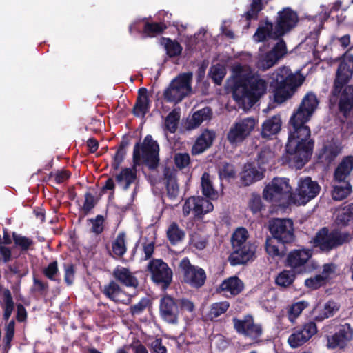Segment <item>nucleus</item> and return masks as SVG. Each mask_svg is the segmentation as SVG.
Segmentation results:
<instances>
[{
    "instance_id": "obj_1",
    "label": "nucleus",
    "mask_w": 353,
    "mask_h": 353,
    "mask_svg": "<svg viewBox=\"0 0 353 353\" xmlns=\"http://www.w3.org/2000/svg\"><path fill=\"white\" fill-rule=\"evenodd\" d=\"M318 103L316 95L307 93L290 119L292 127L285 149L290 162L297 169L307 162L312 153L314 142L310 138V130L305 123L310 119Z\"/></svg>"
},
{
    "instance_id": "obj_2",
    "label": "nucleus",
    "mask_w": 353,
    "mask_h": 353,
    "mask_svg": "<svg viewBox=\"0 0 353 353\" xmlns=\"http://www.w3.org/2000/svg\"><path fill=\"white\" fill-rule=\"evenodd\" d=\"M232 70L235 79L234 99L244 110L248 109L266 92L268 83L247 65L236 63Z\"/></svg>"
},
{
    "instance_id": "obj_3",
    "label": "nucleus",
    "mask_w": 353,
    "mask_h": 353,
    "mask_svg": "<svg viewBox=\"0 0 353 353\" xmlns=\"http://www.w3.org/2000/svg\"><path fill=\"white\" fill-rule=\"evenodd\" d=\"M270 86L273 89L274 101L282 103L290 99L304 81V77L294 74L290 68L283 66L275 70L270 77Z\"/></svg>"
},
{
    "instance_id": "obj_4",
    "label": "nucleus",
    "mask_w": 353,
    "mask_h": 353,
    "mask_svg": "<svg viewBox=\"0 0 353 353\" xmlns=\"http://www.w3.org/2000/svg\"><path fill=\"white\" fill-rule=\"evenodd\" d=\"M248 232L244 228H237L232 234V252L229 261L232 265L243 264L251 260L256 252V246L248 241Z\"/></svg>"
},
{
    "instance_id": "obj_5",
    "label": "nucleus",
    "mask_w": 353,
    "mask_h": 353,
    "mask_svg": "<svg viewBox=\"0 0 353 353\" xmlns=\"http://www.w3.org/2000/svg\"><path fill=\"white\" fill-rule=\"evenodd\" d=\"M192 73L187 72L178 75L164 90V99L168 102L178 103L192 92Z\"/></svg>"
},
{
    "instance_id": "obj_6",
    "label": "nucleus",
    "mask_w": 353,
    "mask_h": 353,
    "mask_svg": "<svg viewBox=\"0 0 353 353\" xmlns=\"http://www.w3.org/2000/svg\"><path fill=\"white\" fill-rule=\"evenodd\" d=\"M352 236L346 232L336 230L331 232L327 228H323L313 239L314 245L324 252H329L345 243L350 241Z\"/></svg>"
},
{
    "instance_id": "obj_7",
    "label": "nucleus",
    "mask_w": 353,
    "mask_h": 353,
    "mask_svg": "<svg viewBox=\"0 0 353 353\" xmlns=\"http://www.w3.org/2000/svg\"><path fill=\"white\" fill-rule=\"evenodd\" d=\"M159 147L157 142L152 139V136L147 135L142 144L137 143L134 147L133 160L134 164L139 163L141 160L151 168H154L159 161Z\"/></svg>"
},
{
    "instance_id": "obj_8",
    "label": "nucleus",
    "mask_w": 353,
    "mask_h": 353,
    "mask_svg": "<svg viewBox=\"0 0 353 353\" xmlns=\"http://www.w3.org/2000/svg\"><path fill=\"white\" fill-rule=\"evenodd\" d=\"M321 186L309 176L301 178L295 192L290 194V202L296 205H305L319 194Z\"/></svg>"
},
{
    "instance_id": "obj_9",
    "label": "nucleus",
    "mask_w": 353,
    "mask_h": 353,
    "mask_svg": "<svg viewBox=\"0 0 353 353\" xmlns=\"http://www.w3.org/2000/svg\"><path fill=\"white\" fill-rule=\"evenodd\" d=\"M257 121L254 117H245L236 120L227 133V140L232 145H239L254 131Z\"/></svg>"
},
{
    "instance_id": "obj_10",
    "label": "nucleus",
    "mask_w": 353,
    "mask_h": 353,
    "mask_svg": "<svg viewBox=\"0 0 353 353\" xmlns=\"http://www.w3.org/2000/svg\"><path fill=\"white\" fill-rule=\"evenodd\" d=\"M292 188L289 184V179L286 178H274L263 190V197L267 201L280 203L283 199H288L286 203L290 202Z\"/></svg>"
},
{
    "instance_id": "obj_11",
    "label": "nucleus",
    "mask_w": 353,
    "mask_h": 353,
    "mask_svg": "<svg viewBox=\"0 0 353 353\" xmlns=\"http://www.w3.org/2000/svg\"><path fill=\"white\" fill-rule=\"evenodd\" d=\"M272 237L282 243H290L295 239L294 224L289 219H275L270 223Z\"/></svg>"
},
{
    "instance_id": "obj_12",
    "label": "nucleus",
    "mask_w": 353,
    "mask_h": 353,
    "mask_svg": "<svg viewBox=\"0 0 353 353\" xmlns=\"http://www.w3.org/2000/svg\"><path fill=\"white\" fill-rule=\"evenodd\" d=\"M148 269L151 274L152 280L157 284L166 289L172 281L173 273L168 265L161 259H152Z\"/></svg>"
},
{
    "instance_id": "obj_13",
    "label": "nucleus",
    "mask_w": 353,
    "mask_h": 353,
    "mask_svg": "<svg viewBox=\"0 0 353 353\" xmlns=\"http://www.w3.org/2000/svg\"><path fill=\"white\" fill-rule=\"evenodd\" d=\"M179 268L185 283L196 288L204 285L206 279L204 270L192 265L188 258H184L181 261Z\"/></svg>"
},
{
    "instance_id": "obj_14",
    "label": "nucleus",
    "mask_w": 353,
    "mask_h": 353,
    "mask_svg": "<svg viewBox=\"0 0 353 353\" xmlns=\"http://www.w3.org/2000/svg\"><path fill=\"white\" fill-rule=\"evenodd\" d=\"M287 54V48L283 40H280L269 52L259 56L256 65L265 71L275 65Z\"/></svg>"
},
{
    "instance_id": "obj_15",
    "label": "nucleus",
    "mask_w": 353,
    "mask_h": 353,
    "mask_svg": "<svg viewBox=\"0 0 353 353\" xmlns=\"http://www.w3.org/2000/svg\"><path fill=\"white\" fill-rule=\"evenodd\" d=\"M316 332L317 327L314 322L306 323L302 327L294 329L288 337V344L292 348L299 347L309 341Z\"/></svg>"
},
{
    "instance_id": "obj_16",
    "label": "nucleus",
    "mask_w": 353,
    "mask_h": 353,
    "mask_svg": "<svg viewBox=\"0 0 353 353\" xmlns=\"http://www.w3.org/2000/svg\"><path fill=\"white\" fill-rule=\"evenodd\" d=\"M212 203L201 196H190L187 199L183 206V214L187 216L192 212L196 216H201L212 212Z\"/></svg>"
},
{
    "instance_id": "obj_17",
    "label": "nucleus",
    "mask_w": 353,
    "mask_h": 353,
    "mask_svg": "<svg viewBox=\"0 0 353 353\" xmlns=\"http://www.w3.org/2000/svg\"><path fill=\"white\" fill-rule=\"evenodd\" d=\"M312 256V252L309 249H294L286 256L285 265L294 271H301Z\"/></svg>"
},
{
    "instance_id": "obj_18",
    "label": "nucleus",
    "mask_w": 353,
    "mask_h": 353,
    "mask_svg": "<svg viewBox=\"0 0 353 353\" xmlns=\"http://www.w3.org/2000/svg\"><path fill=\"white\" fill-rule=\"evenodd\" d=\"M159 312L165 321L171 324H177L179 315L177 301L170 296H163L160 301Z\"/></svg>"
},
{
    "instance_id": "obj_19",
    "label": "nucleus",
    "mask_w": 353,
    "mask_h": 353,
    "mask_svg": "<svg viewBox=\"0 0 353 353\" xmlns=\"http://www.w3.org/2000/svg\"><path fill=\"white\" fill-rule=\"evenodd\" d=\"M234 326L237 332L250 337L252 339H258L262 334V328L259 325L254 323L253 319L245 316L243 320L233 319Z\"/></svg>"
},
{
    "instance_id": "obj_20",
    "label": "nucleus",
    "mask_w": 353,
    "mask_h": 353,
    "mask_svg": "<svg viewBox=\"0 0 353 353\" xmlns=\"http://www.w3.org/2000/svg\"><path fill=\"white\" fill-rule=\"evenodd\" d=\"M298 21L296 12L287 8L278 13V19L275 28L277 35L280 37L293 28Z\"/></svg>"
},
{
    "instance_id": "obj_21",
    "label": "nucleus",
    "mask_w": 353,
    "mask_h": 353,
    "mask_svg": "<svg viewBox=\"0 0 353 353\" xmlns=\"http://www.w3.org/2000/svg\"><path fill=\"white\" fill-rule=\"evenodd\" d=\"M352 74L353 67H351L350 64L346 62H342L340 63L332 91L333 97H336L340 94H342L343 91L346 88L345 87L343 88V87L352 77ZM341 96V95H340V97Z\"/></svg>"
},
{
    "instance_id": "obj_22",
    "label": "nucleus",
    "mask_w": 353,
    "mask_h": 353,
    "mask_svg": "<svg viewBox=\"0 0 353 353\" xmlns=\"http://www.w3.org/2000/svg\"><path fill=\"white\" fill-rule=\"evenodd\" d=\"M353 339V328L350 324L342 325L334 335L327 337V346L329 348L344 347Z\"/></svg>"
},
{
    "instance_id": "obj_23",
    "label": "nucleus",
    "mask_w": 353,
    "mask_h": 353,
    "mask_svg": "<svg viewBox=\"0 0 353 353\" xmlns=\"http://www.w3.org/2000/svg\"><path fill=\"white\" fill-rule=\"evenodd\" d=\"M102 292L107 298L116 303L128 304L131 300L130 296L123 290L115 281H111L104 285Z\"/></svg>"
},
{
    "instance_id": "obj_24",
    "label": "nucleus",
    "mask_w": 353,
    "mask_h": 353,
    "mask_svg": "<svg viewBox=\"0 0 353 353\" xmlns=\"http://www.w3.org/2000/svg\"><path fill=\"white\" fill-rule=\"evenodd\" d=\"M264 170L265 168H257L252 163L245 164L241 174L242 183L246 186L262 179L264 176Z\"/></svg>"
},
{
    "instance_id": "obj_25",
    "label": "nucleus",
    "mask_w": 353,
    "mask_h": 353,
    "mask_svg": "<svg viewBox=\"0 0 353 353\" xmlns=\"http://www.w3.org/2000/svg\"><path fill=\"white\" fill-rule=\"evenodd\" d=\"M167 195L170 199H176L179 193L176 181V170L174 168H165L163 171Z\"/></svg>"
},
{
    "instance_id": "obj_26",
    "label": "nucleus",
    "mask_w": 353,
    "mask_h": 353,
    "mask_svg": "<svg viewBox=\"0 0 353 353\" xmlns=\"http://www.w3.org/2000/svg\"><path fill=\"white\" fill-rule=\"evenodd\" d=\"M114 278L127 287L137 288L139 281L131 271L125 267L118 265L112 272Z\"/></svg>"
},
{
    "instance_id": "obj_27",
    "label": "nucleus",
    "mask_w": 353,
    "mask_h": 353,
    "mask_svg": "<svg viewBox=\"0 0 353 353\" xmlns=\"http://www.w3.org/2000/svg\"><path fill=\"white\" fill-rule=\"evenodd\" d=\"M341 152V147L336 143H327L320 150L318 159L322 163L329 165Z\"/></svg>"
},
{
    "instance_id": "obj_28",
    "label": "nucleus",
    "mask_w": 353,
    "mask_h": 353,
    "mask_svg": "<svg viewBox=\"0 0 353 353\" xmlns=\"http://www.w3.org/2000/svg\"><path fill=\"white\" fill-rule=\"evenodd\" d=\"M243 289V282L236 276L230 277L224 280L219 286L220 292L225 296H235Z\"/></svg>"
},
{
    "instance_id": "obj_29",
    "label": "nucleus",
    "mask_w": 353,
    "mask_h": 353,
    "mask_svg": "<svg viewBox=\"0 0 353 353\" xmlns=\"http://www.w3.org/2000/svg\"><path fill=\"white\" fill-rule=\"evenodd\" d=\"M215 138V133L208 130H204L197 138L192 146V152L193 154H199L203 152L212 143Z\"/></svg>"
},
{
    "instance_id": "obj_30",
    "label": "nucleus",
    "mask_w": 353,
    "mask_h": 353,
    "mask_svg": "<svg viewBox=\"0 0 353 353\" xmlns=\"http://www.w3.org/2000/svg\"><path fill=\"white\" fill-rule=\"evenodd\" d=\"M353 170V156L342 159L334 171V179L339 182L345 181Z\"/></svg>"
},
{
    "instance_id": "obj_31",
    "label": "nucleus",
    "mask_w": 353,
    "mask_h": 353,
    "mask_svg": "<svg viewBox=\"0 0 353 353\" xmlns=\"http://www.w3.org/2000/svg\"><path fill=\"white\" fill-rule=\"evenodd\" d=\"M339 111L345 116L353 112V86H346L339 103Z\"/></svg>"
},
{
    "instance_id": "obj_32",
    "label": "nucleus",
    "mask_w": 353,
    "mask_h": 353,
    "mask_svg": "<svg viewBox=\"0 0 353 353\" xmlns=\"http://www.w3.org/2000/svg\"><path fill=\"white\" fill-rule=\"evenodd\" d=\"M139 95L137 102L134 106L133 112L137 117H144L150 108V100L148 95V90L145 88L139 90Z\"/></svg>"
},
{
    "instance_id": "obj_33",
    "label": "nucleus",
    "mask_w": 353,
    "mask_h": 353,
    "mask_svg": "<svg viewBox=\"0 0 353 353\" xmlns=\"http://www.w3.org/2000/svg\"><path fill=\"white\" fill-rule=\"evenodd\" d=\"M339 308L340 305L337 303L329 301L316 309L314 320L321 322L332 317L339 311Z\"/></svg>"
},
{
    "instance_id": "obj_34",
    "label": "nucleus",
    "mask_w": 353,
    "mask_h": 353,
    "mask_svg": "<svg viewBox=\"0 0 353 353\" xmlns=\"http://www.w3.org/2000/svg\"><path fill=\"white\" fill-rule=\"evenodd\" d=\"M281 128V119L275 115L267 119L262 125L261 136L265 138L270 137L277 134Z\"/></svg>"
},
{
    "instance_id": "obj_35",
    "label": "nucleus",
    "mask_w": 353,
    "mask_h": 353,
    "mask_svg": "<svg viewBox=\"0 0 353 353\" xmlns=\"http://www.w3.org/2000/svg\"><path fill=\"white\" fill-rule=\"evenodd\" d=\"M212 110L206 107L195 112L192 117L188 119L187 128L189 130L194 129L199 127L203 121L210 120L212 117Z\"/></svg>"
},
{
    "instance_id": "obj_36",
    "label": "nucleus",
    "mask_w": 353,
    "mask_h": 353,
    "mask_svg": "<svg viewBox=\"0 0 353 353\" xmlns=\"http://www.w3.org/2000/svg\"><path fill=\"white\" fill-rule=\"evenodd\" d=\"M117 183L126 190L137 179V171L134 168H126L121 170L120 173L116 175Z\"/></svg>"
},
{
    "instance_id": "obj_37",
    "label": "nucleus",
    "mask_w": 353,
    "mask_h": 353,
    "mask_svg": "<svg viewBox=\"0 0 353 353\" xmlns=\"http://www.w3.org/2000/svg\"><path fill=\"white\" fill-rule=\"evenodd\" d=\"M280 35H277L276 29H273V24L266 21L262 26H259L254 34V39L257 42L264 41L267 38L277 39Z\"/></svg>"
},
{
    "instance_id": "obj_38",
    "label": "nucleus",
    "mask_w": 353,
    "mask_h": 353,
    "mask_svg": "<svg viewBox=\"0 0 353 353\" xmlns=\"http://www.w3.org/2000/svg\"><path fill=\"white\" fill-rule=\"evenodd\" d=\"M335 221L337 225L342 226H346L353 221V203L339 208Z\"/></svg>"
},
{
    "instance_id": "obj_39",
    "label": "nucleus",
    "mask_w": 353,
    "mask_h": 353,
    "mask_svg": "<svg viewBox=\"0 0 353 353\" xmlns=\"http://www.w3.org/2000/svg\"><path fill=\"white\" fill-rule=\"evenodd\" d=\"M201 186L203 194L210 199L218 198V192L214 189L210 175L205 172L201 179Z\"/></svg>"
},
{
    "instance_id": "obj_40",
    "label": "nucleus",
    "mask_w": 353,
    "mask_h": 353,
    "mask_svg": "<svg viewBox=\"0 0 353 353\" xmlns=\"http://www.w3.org/2000/svg\"><path fill=\"white\" fill-rule=\"evenodd\" d=\"M230 303L228 301H221L212 303L206 315L209 320H214L221 314H224L229 308Z\"/></svg>"
},
{
    "instance_id": "obj_41",
    "label": "nucleus",
    "mask_w": 353,
    "mask_h": 353,
    "mask_svg": "<svg viewBox=\"0 0 353 353\" xmlns=\"http://www.w3.org/2000/svg\"><path fill=\"white\" fill-rule=\"evenodd\" d=\"M167 236L170 243L174 245L184 239L185 232L177 223L173 222L168 228Z\"/></svg>"
},
{
    "instance_id": "obj_42",
    "label": "nucleus",
    "mask_w": 353,
    "mask_h": 353,
    "mask_svg": "<svg viewBox=\"0 0 353 353\" xmlns=\"http://www.w3.org/2000/svg\"><path fill=\"white\" fill-rule=\"evenodd\" d=\"M3 295V302L1 303V307L3 310V319L5 320H8L12 314V312L14 309V301L12 299V296L11 292L9 290L6 289L2 292Z\"/></svg>"
},
{
    "instance_id": "obj_43",
    "label": "nucleus",
    "mask_w": 353,
    "mask_h": 353,
    "mask_svg": "<svg viewBox=\"0 0 353 353\" xmlns=\"http://www.w3.org/2000/svg\"><path fill=\"white\" fill-rule=\"evenodd\" d=\"M296 278L295 272L292 270H283L276 277V283L283 288H287L291 285Z\"/></svg>"
},
{
    "instance_id": "obj_44",
    "label": "nucleus",
    "mask_w": 353,
    "mask_h": 353,
    "mask_svg": "<svg viewBox=\"0 0 353 353\" xmlns=\"http://www.w3.org/2000/svg\"><path fill=\"white\" fill-rule=\"evenodd\" d=\"M258 163L259 167L270 165L274 163L275 154L270 148H263L258 155Z\"/></svg>"
},
{
    "instance_id": "obj_45",
    "label": "nucleus",
    "mask_w": 353,
    "mask_h": 353,
    "mask_svg": "<svg viewBox=\"0 0 353 353\" xmlns=\"http://www.w3.org/2000/svg\"><path fill=\"white\" fill-rule=\"evenodd\" d=\"M352 192V186L346 183L344 185H334L332 190V198L334 201H341L345 199Z\"/></svg>"
},
{
    "instance_id": "obj_46",
    "label": "nucleus",
    "mask_w": 353,
    "mask_h": 353,
    "mask_svg": "<svg viewBox=\"0 0 353 353\" xmlns=\"http://www.w3.org/2000/svg\"><path fill=\"white\" fill-rule=\"evenodd\" d=\"M276 241L277 240L274 237H268L265 243L267 254L273 259L281 258L284 255L283 251L279 249Z\"/></svg>"
},
{
    "instance_id": "obj_47",
    "label": "nucleus",
    "mask_w": 353,
    "mask_h": 353,
    "mask_svg": "<svg viewBox=\"0 0 353 353\" xmlns=\"http://www.w3.org/2000/svg\"><path fill=\"white\" fill-rule=\"evenodd\" d=\"M308 306L306 301H299L292 304L288 310V317L291 323H294L295 320L302 313L303 310Z\"/></svg>"
},
{
    "instance_id": "obj_48",
    "label": "nucleus",
    "mask_w": 353,
    "mask_h": 353,
    "mask_svg": "<svg viewBox=\"0 0 353 353\" xmlns=\"http://www.w3.org/2000/svg\"><path fill=\"white\" fill-rule=\"evenodd\" d=\"M112 252L117 256H122L126 252L125 234L119 233L112 243Z\"/></svg>"
},
{
    "instance_id": "obj_49",
    "label": "nucleus",
    "mask_w": 353,
    "mask_h": 353,
    "mask_svg": "<svg viewBox=\"0 0 353 353\" xmlns=\"http://www.w3.org/2000/svg\"><path fill=\"white\" fill-rule=\"evenodd\" d=\"M179 119L180 114L176 110H174L170 112L165 118V129L171 133H174L176 130Z\"/></svg>"
},
{
    "instance_id": "obj_50",
    "label": "nucleus",
    "mask_w": 353,
    "mask_h": 353,
    "mask_svg": "<svg viewBox=\"0 0 353 353\" xmlns=\"http://www.w3.org/2000/svg\"><path fill=\"white\" fill-rule=\"evenodd\" d=\"M43 274L48 279L57 281L59 283L60 279H58L59 271L58 268V263L56 261L50 263L46 268L43 269Z\"/></svg>"
},
{
    "instance_id": "obj_51",
    "label": "nucleus",
    "mask_w": 353,
    "mask_h": 353,
    "mask_svg": "<svg viewBox=\"0 0 353 353\" xmlns=\"http://www.w3.org/2000/svg\"><path fill=\"white\" fill-rule=\"evenodd\" d=\"M219 174L221 179H230L234 177L236 172L232 165L223 162L219 165Z\"/></svg>"
},
{
    "instance_id": "obj_52",
    "label": "nucleus",
    "mask_w": 353,
    "mask_h": 353,
    "mask_svg": "<svg viewBox=\"0 0 353 353\" xmlns=\"http://www.w3.org/2000/svg\"><path fill=\"white\" fill-rule=\"evenodd\" d=\"M225 68L220 64L213 65L210 68V75L214 83L217 85H220L221 83L222 79L225 77Z\"/></svg>"
},
{
    "instance_id": "obj_53",
    "label": "nucleus",
    "mask_w": 353,
    "mask_h": 353,
    "mask_svg": "<svg viewBox=\"0 0 353 353\" xmlns=\"http://www.w3.org/2000/svg\"><path fill=\"white\" fill-rule=\"evenodd\" d=\"M165 28L166 26L162 23H146L144 27V32L150 37H153L161 33Z\"/></svg>"
},
{
    "instance_id": "obj_54",
    "label": "nucleus",
    "mask_w": 353,
    "mask_h": 353,
    "mask_svg": "<svg viewBox=\"0 0 353 353\" xmlns=\"http://www.w3.org/2000/svg\"><path fill=\"white\" fill-rule=\"evenodd\" d=\"M326 281L323 279V276L321 274L311 276L305 280V285L310 290H316L323 285Z\"/></svg>"
},
{
    "instance_id": "obj_55",
    "label": "nucleus",
    "mask_w": 353,
    "mask_h": 353,
    "mask_svg": "<svg viewBox=\"0 0 353 353\" xmlns=\"http://www.w3.org/2000/svg\"><path fill=\"white\" fill-rule=\"evenodd\" d=\"M263 9L261 0H252L250 9L245 14L248 20L256 18L259 12Z\"/></svg>"
},
{
    "instance_id": "obj_56",
    "label": "nucleus",
    "mask_w": 353,
    "mask_h": 353,
    "mask_svg": "<svg viewBox=\"0 0 353 353\" xmlns=\"http://www.w3.org/2000/svg\"><path fill=\"white\" fill-rule=\"evenodd\" d=\"M13 239L15 245L20 247L21 250H27L33 243L32 239L21 235L13 234Z\"/></svg>"
},
{
    "instance_id": "obj_57",
    "label": "nucleus",
    "mask_w": 353,
    "mask_h": 353,
    "mask_svg": "<svg viewBox=\"0 0 353 353\" xmlns=\"http://www.w3.org/2000/svg\"><path fill=\"white\" fill-rule=\"evenodd\" d=\"M165 49L167 54L171 57L180 54L182 50L179 43L171 40L168 41L165 45Z\"/></svg>"
},
{
    "instance_id": "obj_58",
    "label": "nucleus",
    "mask_w": 353,
    "mask_h": 353,
    "mask_svg": "<svg viewBox=\"0 0 353 353\" xmlns=\"http://www.w3.org/2000/svg\"><path fill=\"white\" fill-rule=\"evenodd\" d=\"M92 223L91 231L96 234L101 233L103 230L104 218L102 215H97L95 219L90 220Z\"/></svg>"
},
{
    "instance_id": "obj_59",
    "label": "nucleus",
    "mask_w": 353,
    "mask_h": 353,
    "mask_svg": "<svg viewBox=\"0 0 353 353\" xmlns=\"http://www.w3.org/2000/svg\"><path fill=\"white\" fill-rule=\"evenodd\" d=\"M149 305V300L146 298L142 299L138 303L130 307V313L132 315L141 314Z\"/></svg>"
},
{
    "instance_id": "obj_60",
    "label": "nucleus",
    "mask_w": 353,
    "mask_h": 353,
    "mask_svg": "<svg viewBox=\"0 0 353 353\" xmlns=\"http://www.w3.org/2000/svg\"><path fill=\"white\" fill-rule=\"evenodd\" d=\"M174 162L179 168H184L190 163V156L188 153H177L174 156Z\"/></svg>"
},
{
    "instance_id": "obj_61",
    "label": "nucleus",
    "mask_w": 353,
    "mask_h": 353,
    "mask_svg": "<svg viewBox=\"0 0 353 353\" xmlns=\"http://www.w3.org/2000/svg\"><path fill=\"white\" fill-rule=\"evenodd\" d=\"M33 290L39 292L41 295H46L48 291V284L37 278H34Z\"/></svg>"
},
{
    "instance_id": "obj_62",
    "label": "nucleus",
    "mask_w": 353,
    "mask_h": 353,
    "mask_svg": "<svg viewBox=\"0 0 353 353\" xmlns=\"http://www.w3.org/2000/svg\"><path fill=\"white\" fill-rule=\"evenodd\" d=\"M207 243L208 241L206 238L200 236L198 234L192 235L191 237V243L192 246L199 250H203L206 247Z\"/></svg>"
},
{
    "instance_id": "obj_63",
    "label": "nucleus",
    "mask_w": 353,
    "mask_h": 353,
    "mask_svg": "<svg viewBox=\"0 0 353 353\" xmlns=\"http://www.w3.org/2000/svg\"><path fill=\"white\" fill-rule=\"evenodd\" d=\"M94 205L95 201L94 196L91 193L87 192L85 194V201L82 210L85 214H87L94 207Z\"/></svg>"
},
{
    "instance_id": "obj_64",
    "label": "nucleus",
    "mask_w": 353,
    "mask_h": 353,
    "mask_svg": "<svg viewBox=\"0 0 353 353\" xmlns=\"http://www.w3.org/2000/svg\"><path fill=\"white\" fill-rule=\"evenodd\" d=\"M65 281L69 285L73 283L74 279V270L72 264H65Z\"/></svg>"
}]
</instances>
